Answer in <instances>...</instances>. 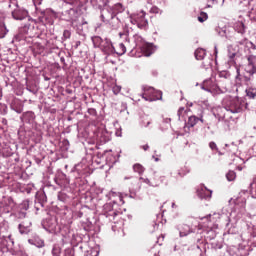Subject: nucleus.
I'll use <instances>...</instances> for the list:
<instances>
[{
    "label": "nucleus",
    "instance_id": "f257e3e1",
    "mask_svg": "<svg viewBox=\"0 0 256 256\" xmlns=\"http://www.w3.org/2000/svg\"><path fill=\"white\" fill-rule=\"evenodd\" d=\"M237 55L246 57L248 64L245 66L246 73L255 75L256 73V46L249 40H243L238 45L228 46V57L233 61Z\"/></svg>",
    "mask_w": 256,
    "mask_h": 256
},
{
    "label": "nucleus",
    "instance_id": "f03ea898",
    "mask_svg": "<svg viewBox=\"0 0 256 256\" xmlns=\"http://www.w3.org/2000/svg\"><path fill=\"white\" fill-rule=\"evenodd\" d=\"M222 107L230 113H241L247 109V102L245 98L226 96L222 100Z\"/></svg>",
    "mask_w": 256,
    "mask_h": 256
},
{
    "label": "nucleus",
    "instance_id": "7ed1b4c3",
    "mask_svg": "<svg viewBox=\"0 0 256 256\" xmlns=\"http://www.w3.org/2000/svg\"><path fill=\"white\" fill-rule=\"evenodd\" d=\"M143 93L141 97L144 101H149L150 103L153 101H159L163 96V93L159 90H155L153 87L142 86Z\"/></svg>",
    "mask_w": 256,
    "mask_h": 256
},
{
    "label": "nucleus",
    "instance_id": "20e7f679",
    "mask_svg": "<svg viewBox=\"0 0 256 256\" xmlns=\"http://www.w3.org/2000/svg\"><path fill=\"white\" fill-rule=\"evenodd\" d=\"M130 22L132 25H137L139 29H147L149 25V21L145 18V11H141L138 14H133L130 17Z\"/></svg>",
    "mask_w": 256,
    "mask_h": 256
},
{
    "label": "nucleus",
    "instance_id": "39448f33",
    "mask_svg": "<svg viewBox=\"0 0 256 256\" xmlns=\"http://www.w3.org/2000/svg\"><path fill=\"white\" fill-rule=\"evenodd\" d=\"M8 7L11 9V7H14L15 9L12 11V17L13 19H15L16 21H23V19H25L27 17V11L20 9L17 6V1L15 0H10V3L8 5Z\"/></svg>",
    "mask_w": 256,
    "mask_h": 256
},
{
    "label": "nucleus",
    "instance_id": "423d86ee",
    "mask_svg": "<svg viewBox=\"0 0 256 256\" xmlns=\"http://www.w3.org/2000/svg\"><path fill=\"white\" fill-rule=\"evenodd\" d=\"M102 215H104V217H107V219H109V221H113V219H115V216H117V211H115V209H113L112 202L106 203L103 206Z\"/></svg>",
    "mask_w": 256,
    "mask_h": 256
},
{
    "label": "nucleus",
    "instance_id": "0eeeda50",
    "mask_svg": "<svg viewBox=\"0 0 256 256\" xmlns=\"http://www.w3.org/2000/svg\"><path fill=\"white\" fill-rule=\"evenodd\" d=\"M101 19L104 23H109L111 19H115L111 6L105 4L104 9L101 11Z\"/></svg>",
    "mask_w": 256,
    "mask_h": 256
},
{
    "label": "nucleus",
    "instance_id": "6e6552de",
    "mask_svg": "<svg viewBox=\"0 0 256 256\" xmlns=\"http://www.w3.org/2000/svg\"><path fill=\"white\" fill-rule=\"evenodd\" d=\"M176 229L179 231V237H187L193 233V228L189 224H178Z\"/></svg>",
    "mask_w": 256,
    "mask_h": 256
},
{
    "label": "nucleus",
    "instance_id": "1a4fd4ad",
    "mask_svg": "<svg viewBox=\"0 0 256 256\" xmlns=\"http://www.w3.org/2000/svg\"><path fill=\"white\" fill-rule=\"evenodd\" d=\"M218 89L221 93H231V80L229 78L221 79L218 82Z\"/></svg>",
    "mask_w": 256,
    "mask_h": 256
},
{
    "label": "nucleus",
    "instance_id": "9d476101",
    "mask_svg": "<svg viewBox=\"0 0 256 256\" xmlns=\"http://www.w3.org/2000/svg\"><path fill=\"white\" fill-rule=\"evenodd\" d=\"M101 51L103 53H106V55H111L112 53H115V47H113V43H111V40L105 39L102 43V46H100Z\"/></svg>",
    "mask_w": 256,
    "mask_h": 256
},
{
    "label": "nucleus",
    "instance_id": "9b49d317",
    "mask_svg": "<svg viewBox=\"0 0 256 256\" xmlns=\"http://www.w3.org/2000/svg\"><path fill=\"white\" fill-rule=\"evenodd\" d=\"M106 197H108V199H110V201H112L111 203L114 205L123 203V196H121V193L119 192L111 191L106 195Z\"/></svg>",
    "mask_w": 256,
    "mask_h": 256
},
{
    "label": "nucleus",
    "instance_id": "f8f14e48",
    "mask_svg": "<svg viewBox=\"0 0 256 256\" xmlns=\"http://www.w3.org/2000/svg\"><path fill=\"white\" fill-rule=\"evenodd\" d=\"M197 193L200 199H210L211 195H213V191L207 189V187L205 186H202L201 188H199L197 190Z\"/></svg>",
    "mask_w": 256,
    "mask_h": 256
},
{
    "label": "nucleus",
    "instance_id": "ddd939ff",
    "mask_svg": "<svg viewBox=\"0 0 256 256\" xmlns=\"http://www.w3.org/2000/svg\"><path fill=\"white\" fill-rule=\"evenodd\" d=\"M142 51H143L145 57H151V55H153V53H155L156 48H155V46H153V44L145 43L142 46Z\"/></svg>",
    "mask_w": 256,
    "mask_h": 256
},
{
    "label": "nucleus",
    "instance_id": "4468645a",
    "mask_svg": "<svg viewBox=\"0 0 256 256\" xmlns=\"http://www.w3.org/2000/svg\"><path fill=\"white\" fill-rule=\"evenodd\" d=\"M141 189V182L136 177H130V191H139Z\"/></svg>",
    "mask_w": 256,
    "mask_h": 256
},
{
    "label": "nucleus",
    "instance_id": "2eb2a0df",
    "mask_svg": "<svg viewBox=\"0 0 256 256\" xmlns=\"http://www.w3.org/2000/svg\"><path fill=\"white\" fill-rule=\"evenodd\" d=\"M9 243H13L11 241V236L0 237V251L7 249V247H9Z\"/></svg>",
    "mask_w": 256,
    "mask_h": 256
},
{
    "label": "nucleus",
    "instance_id": "dca6fc26",
    "mask_svg": "<svg viewBox=\"0 0 256 256\" xmlns=\"http://www.w3.org/2000/svg\"><path fill=\"white\" fill-rule=\"evenodd\" d=\"M110 9L114 15V17L119 14V13H123L125 11V7H123V4L121 3H116L113 6H110Z\"/></svg>",
    "mask_w": 256,
    "mask_h": 256
},
{
    "label": "nucleus",
    "instance_id": "f3484780",
    "mask_svg": "<svg viewBox=\"0 0 256 256\" xmlns=\"http://www.w3.org/2000/svg\"><path fill=\"white\" fill-rule=\"evenodd\" d=\"M199 121H201V123H203V117H197V116H190L188 118V122L186 124V127H195L196 123H199Z\"/></svg>",
    "mask_w": 256,
    "mask_h": 256
},
{
    "label": "nucleus",
    "instance_id": "a211bd4d",
    "mask_svg": "<svg viewBox=\"0 0 256 256\" xmlns=\"http://www.w3.org/2000/svg\"><path fill=\"white\" fill-rule=\"evenodd\" d=\"M35 120V114L33 112H26L22 116V121L24 123H31Z\"/></svg>",
    "mask_w": 256,
    "mask_h": 256
},
{
    "label": "nucleus",
    "instance_id": "6ab92c4d",
    "mask_svg": "<svg viewBox=\"0 0 256 256\" xmlns=\"http://www.w3.org/2000/svg\"><path fill=\"white\" fill-rule=\"evenodd\" d=\"M29 227H31V222H22L19 224L18 229L20 233L23 235L24 233H29Z\"/></svg>",
    "mask_w": 256,
    "mask_h": 256
},
{
    "label": "nucleus",
    "instance_id": "aec40b11",
    "mask_svg": "<svg viewBox=\"0 0 256 256\" xmlns=\"http://www.w3.org/2000/svg\"><path fill=\"white\" fill-rule=\"evenodd\" d=\"M205 55H206V52H205V49L203 48H198L195 51V58L197 59V61H203V59H205Z\"/></svg>",
    "mask_w": 256,
    "mask_h": 256
},
{
    "label": "nucleus",
    "instance_id": "412c9836",
    "mask_svg": "<svg viewBox=\"0 0 256 256\" xmlns=\"http://www.w3.org/2000/svg\"><path fill=\"white\" fill-rule=\"evenodd\" d=\"M28 243H30V245H35V247H38L39 249H41V247L45 246V242H43V240L36 238V239H29Z\"/></svg>",
    "mask_w": 256,
    "mask_h": 256
},
{
    "label": "nucleus",
    "instance_id": "4be33fe9",
    "mask_svg": "<svg viewBox=\"0 0 256 256\" xmlns=\"http://www.w3.org/2000/svg\"><path fill=\"white\" fill-rule=\"evenodd\" d=\"M92 42H93L94 47H98L99 49H101V46L103 45L105 40H102V38L99 36H93Z\"/></svg>",
    "mask_w": 256,
    "mask_h": 256
},
{
    "label": "nucleus",
    "instance_id": "5701e85b",
    "mask_svg": "<svg viewBox=\"0 0 256 256\" xmlns=\"http://www.w3.org/2000/svg\"><path fill=\"white\" fill-rule=\"evenodd\" d=\"M13 211V202H10V205H1L0 212L1 213H11Z\"/></svg>",
    "mask_w": 256,
    "mask_h": 256
},
{
    "label": "nucleus",
    "instance_id": "b1692460",
    "mask_svg": "<svg viewBox=\"0 0 256 256\" xmlns=\"http://www.w3.org/2000/svg\"><path fill=\"white\" fill-rule=\"evenodd\" d=\"M234 29L235 31H237V33H245V24H243V22H237L235 25H234Z\"/></svg>",
    "mask_w": 256,
    "mask_h": 256
},
{
    "label": "nucleus",
    "instance_id": "393cba45",
    "mask_svg": "<svg viewBox=\"0 0 256 256\" xmlns=\"http://www.w3.org/2000/svg\"><path fill=\"white\" fill-rule=\"evenodd\" d=\"M8 33L7 28L3 22H0V39H3Z\"/></svg>",
    "mask_w": 256,
    "mask_h": 256
},
{
    "label": "nucleus",
    "instance_id": "a878e982",
    "mask_svg": "<svg viewBox=\"0 0 256 256\" xmlns=\"http://www.w3.org/2000/svg\"><path fill=\"white\" fill-rule=\"evenodd\" d=\"M246 95L249 99H255L256 97V89L255 88H248L246 89Z\"/></svg>",
    "mask_w": 256,
    "mask_h": 256
},
{
    "label": "nucleus",
    "instance_id": "bb28decb",
    "mask_svg": "<svg viewBox=\"0 0 256 256\" xmlns=\"http://www.w3.org/2000/svg\"><path fill=\"white\" fill-rule=\"evenodd\" d=\"M226 178H227V181H235V179L237 178V174L235 173V171L230 170V171L226 174Z\"/></svg>",
    "mask_w": 256,
    "mask_h": 256
},
{
    "label": "nucleus",
    "instance_id": "cd10ccee",
    "mask_svg": "<svg viewBox=\"0 0 256 256\" xmlns=\"http://www.w3.org/2000/svg\"><path fill=\"white\" fill-rule=\"evenodd\" d=\"M133 170L135 171V173H139V175H141L144 173L145 168H143V166L141 164H135L133 166Z\"/></svg>",
    "mask_w": 256,
    "mask_h": 256
},
{
    "label": "nucleus",
    "instance_id": "c85d7f7f",
    "mask_svg": "<svg viewBox=\"0 0 256 256\" xmlns=\"http://www.w3.org/2000/svg\"><path fill=\"white\" fill-rule=\"evenodd\" d=\"M250 193L252 197H256V178H254L253 182L250 184Z\"/></svg>",
    "mask_w": 256,
    "mask_h": 256
},
{
    "label": "nucleus",
    "instance_id": "c756f323",
    "mask_svg": "<svg viewBox=\"0 0 256 256\" xmlns=\"http://www.w3.org/2000/svg\"><path fill=\"white\" fill-rule=\"evenodd\" d=\"M225 149H229V151L233 153V151H237V145H235L234 142L231 144H225Z\"/></svg>",
    "mask_w": 256,
    "mask_h": 256
},
{
    "label": "nucleus",
    "instance_id": "7c9ffc66",
    "mask_svg": "<svg viewBox=\"0 0 256 256\" xmlns=\"http://www.w3.org/2000/svg\"><path fill=\"white\" fill-rule=\"evenodd\" d=\"M207 19H208V16H207V13L205 12L200 13V16H198V21L200 23H204V21H207Z\"/></svg>",
    "mask_w": 256,
    "mask_h": 256
},
{
    "label": "nucleus",
    "instance_id": "2f4dec72",
    "mask_svg": "<svg viewBox=\"0 0 256 256\" xmlns=\"http://www.w3.org/2000/svg\"><path fill=\"white\" fill-rule=\"evenodd\" d=\"M119 50H120V52H118V54H120V55H125V53H127V48L125 47V44H123V43L119 44Z\"/></svg>",
    "mask_w": 256,
    "mask_h": 256
},
{
    "label": "nucleus",
    "instance_id": "473e14b6",
    "mask_svg": "<svg viewBox=\"0 0 256 256\" xmlns=\"http://www.w3.org/2000/svg\"><path fill=\"white\" fill-rule=\"evenodd\" d=\"M138 181L140 183H146V185H149L150 187H153V184H151V180H149V178H143V177H140L138 179Z\"/></svg>",
    "mask_w": 256,
    "mask_h": 256
},
{
    "label": "nucleus",
    "instance_id": "72a5a7b5",
    "mask_svg": "<svg viewBox=\"0 0 256 256\" xmlns=\"http://www.w3.org/2000/svg\"><path fill=\"white\" fill-rule=\"evenodd\" d=\"M185 115H187V110H185V108H180L179 110H178V117H179V119H183V117H185Z\"/></svg>",
    "mask_w": 256,
    "mask_h": 256
},
{
    "label": "nucleus",
    "instance_id": "f704fd0d",
    "mask_svg": "<svg viewBox=\"0 0 256 256\" xmlns=\"http://www.w3.org/2000/svg\"><path fill=\"white\" fill-rule=\"evenodd\" d=\"M60 253H61V248H59V246H54L52 249V255L59 256Z\"/></svg>",
    "mask_w": 256,
    "mask_h": 256
},
{
    "label": "nucleus",
    "instance_id": "c9c22d12",
    "mask_svg": "<svg viewBox=\"0 0 256 256\" xmlns=\"http://www.w3.org/2000/svg\"><path fill=\"white\" fill-rule=\"evenodd\" d=\"M112 91L114 95H119V93H121V86L120 85L113 86Z\"/></svg>",
    "mask_w": 256,
    "mask_h": 256
},
{
    "label": "nucleus",
    "instance_id": "e433bc0d",
    "mask_svg": "<svg viewBox=\"0 0 256 256\" xmlns=\"http://www.w3.org/2000/svg\"><path fill=\"white\" fill-rule=\"evenodd\" d=\"M70 37H71V31L64 30V32H63V39H64V41L67 40V39H70Z\"/></svg>",
    "mask_w": 256,
    "mask_h": 256
},
{
    "label": "nucleus",
    "instance_id": "4c0bfd02",
    "mask_svg": "<svg viewBox=\"0 0 256 256\" xmlns=\"http://www.w3.org/2000/svg\"><path fill=\"white\" fill-rule=\"evenodd\" d=\"M20 207L21 209H24V211H27V209H29V201L27 200L23 201Z\"/></svg>",
    "mask_w": 256,
    "mask_h": 256
},
{
    "label": "nucleus",
    "instance_id": "58836bf2",
    "mask_svg": "<svg viewBox=\"0 0 256 256\" xmlns=\"http://www.w3.org/2000/svg\"><path fill=\"white\" fill-rule=\"evenodd\" d=\"M63 256H75V253L71 249H66Z\"/></svg>",
    "mask_w": 256,
    "mask_h": 256
},
{
    "label": "nucleus",
    "instance_id": "ea45409f",
    "mask_svg": "<svg viewBox=\"0 0 256 256\" xmlns=\"http://www.w3.org/2000/svg\"><path fill=\"white\" fill-rule=\"evenodd\" d=\"M214 115L216 117V119H218V121H223V119H225V114H221V113H215L214 112Z\"/></svg>",
    "mask_w": 256,
    "mask_h": 256
},
{
    "label": "nucleus",
    "instance_id": "a19ab883",
    "mask_svg": "<svg viewBox=\"0 0 256 256\" xmlns=\"http://www.w3.org/2000/svg\"><path fill=\"white\" fill-rule=\"evenodd\" d=\"M211 1V3H216V5H221L223 7V4L225 3V0H208Z\"/></svg>",
    "mask_w": 256,
    "mask_h": 256
},
{
    "label": "nucleus",
    "instance_id": "79ce46f5",
    "mask_svg": "<svg viewBox=\"0 0 256 256\" xmlns=\"http://www.w3.org/2000/svg\"><path fill=\"white\" fill-rule=\"evenodd\" d=\"M150 13L158 14L161 13V10L157 6H154L150 9Z\"/></svg>",
    "mask_w": 256,
    "mask_h": 256
},
{
    "label": "nucleus",
    "instance_id": "37998d69",
    "mask_svg": "<svg viewBox=\"0 0 256 256\" xmlns=\"http://www.w3.org/2000/svg\"><path fill=\"white\" fill-rule=\"evenodd\" d=\"M209 147L212 151H218L217 144L215 142H210Z\"/></svg>",
    "mask_w": 256,
    "mask_h": 256
},
{
    "label": "nucleus",
    "instance_id": "c03bdc74",
    "mask_svg": "<svg viewBox=\"0 0 256 256\" xmlns=\"http://www.w3.org/2000/svg\"><path fill=\"white\" fill-rule=\"evenodd\" d=\"M229 73L227 72H220L219 77H221L222 79H229Z\"/></svg>",
    "mask_w": 256,
    "mask_h": 256
},
{
    "label": "nucleus",
    "instance_id": "a18cd8bd",
    "mask_svg": "<svg viewBox=\"0 0 256 256\" xmlns=\"http://www.w3.org/2000/svg\"><path fill=\"white\" fill-rule=\"evenodd\" d=\"M151 125V120H143L142 121V127H149Z\"/></svg>",
    "mask_w": 256,
    "mask_h": 256
},
{
    "label": "nucleus",
    "instance_id": "49530a36",
    "mask_svg": "<svg viewBox=\"0 0 256 256\" xmlns=\"http://www.w3.org/2000/svg\"><path fill=\"white\" fill-rule=\"evenodd\" d=\"M209 83H210L209 80L205 81L204 84H203V86H202V89H204L205 91H211V89L206 88V87H207V84H209Z\"/></svg>",
    "mask_w": 256,
    "mask_h": 256
},
{
    "label": "nucleus",
    "instance_id": "de8ad7c7",
    "mask_svg": "<svg viewBox=\"0 0 256 256\" xmlns=\"http://www.w3.org/2000/svg\"><path fill=\"white\" fill-rule=\"evenodd\" d=\"M235 161L243 163V160L238 156H236Z\"/></svg>",
    "mask_w": 256,
    "mask_h": 256
},
{
    "label": "nucleus",
    "instance_id": "09e8293b",
    "mask_svg": "<svg viewBox=\"0 0 256 256\" xmlns=\"http://www.w3.org/2000/svg\"><path fill=\"white\" fill-rule=\"evenodd\" d=\"M145 151H147L148 149H149V145H143V146H141Z\"/></svg>",
    "mask_w": 256,
    "mask_h": 256
},
{
    "label": "nucleus",
    "instance_id": "8fccbe9b",
    "mask_svg": "<svg viewBox=\"0 0 256 256\" xmlns=\"http://www.w3.org/2000/svg\"><path fill=\"white\" fill-rule=\"evenodd\" d=\"M217 53H219V51L217 50V46L214 47V55L217 56Z\"/></svg>",
    "mask_w": 256,
    "mask_h": 256
},
{
    "label": "nucleus",
    "instance_id": "3c124183",
    "mask_svg": "<svg viewBox=\"0 0 256 256\" xmlns=\"http://www.w3.org/2000/svg\"><path fill=\"white\" fill-rule=\"evenodd\" d=\"M116 135H117V137H121V132L117 131Z\"/></svg>",
    "mask_w": 256,
    "mask_h": 256
},
{
    "label": "nucleus",
    "instance_id": "603ef678",
    "mask_svg": "<svg viewBox=\"0 0 256 256\" xmlns=\"http://www.w3.org/2000/svg\"><path fill=\"white\" fill-rule=\"evenodd\" d=\"M237 169H238V171H243V167H241V166H238Z\"/></svg>",
    "mask_w": 256,
    "mask_h": 256
},
{
    "label": "nucleus",
    "instance_id": "864d4df0",
    "mask_svg": "<svg viewBox=\"0 0 256 256\" xmlns=\"http://www.w3.org/2000/svg\"><path fill=\"white\" fill-rule=\"evenodd\" d=\"M175 207H177V205H175V202L172 203V209H175Z\"/></svg>",
    "mask_w": 256,
    "mask_h": 256
},
{
    "label": "nucleus",
    "instance_id": "5fc2aeb1",
    "mask_svg": "<svg viewBox=\"0 0 256 256\" xmlns=\"http://www.w3.org/2000/svg\"><path fill=\"white\" fill-rule=\"evenodd\" d=\"M153 159H155L156 162L159 161V158H155V156H153Z\"/></svg>",
    "mask_w": 256,
    "mask_h": 256
},
{
    "label": "nucleus",
    "instance_id": "6e6d98bb",
    "mask_svg": "<svg viewBox=\"0 0 256 256\" xmlns=\"http://www.w3.org/2000/svg\"><path fill=\"white\" fill-rule=\"evenodd\" d=\"M64 143H65V145H69V141H67V140Z\"/></svg>",
    "mask_w": 256,
    "mask_h": 256
},
{
    "label": "nucleus",
    "instance_id": "4d7b16f0",
    "mask_svg": "<svg viewBox=\"0 0 256 256\" xmlns=\"http://www.w3.org/2000/svg\"><path fill=\"white\" fill-rule=\"evenodd\" d=\"M178 175H180V177H183L184 174H181V172H178Z\"/></svg>",
    "mask_w": 256,
    "mask_h": 256
},
{
    "label": "nucleus",
    "instance_id": "13d9d810",
    "mask_svg": "<svg viewBox=\"0 0 256 256\" xmlns=\"http://www.w3.org/2000/svg\"><path fill=\"white\" fill-rule=\"evenodd\" d=\"M253 3V1H251L250 3H249V5H251Z\"/></svg>",
    "mask_w": 256,
    "mask_h": 256
},
{
    "label": "nucleus",
    "instance_id": "bf43d9fd",
    "mask_svg": "<svg viewBox=\"0 0 256 256\" xmlns=\"http://www.w3.org/2000/svg\"><path fill=\"white\" fill-rule=\"evenodd\" d=\"M77 167H79V165H76V169H77Z\"/></svg>",
    "mask_w": 256,
    "mask_h": 256
}]
</instances>
